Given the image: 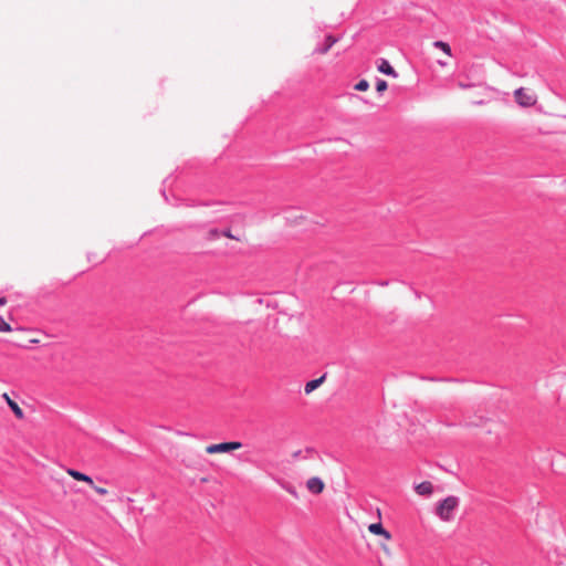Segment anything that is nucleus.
Here are the masks:
<instances>
[{
    "label": "nucleus",
    "instance_id": "13",
    "mask_svg": "<svg viewBox=\"0 0 566 566\" xmlns=\"http://www.w3.org/2000/svg\"><path fill=\"white\" fill-rule=\"evenodd\" d=\"M433 46L441 50L448 56H452L451 46L447 42L436 41L433 42Z\"/></svg>",
    "mask_w": 566,
    "mask_h": 566
},
{
    "label": "nucleus",
    "instance_id": "12",
    "mask_svg": "<svg viewBox=\"0 0 566 566\" xmlns=\"http://www.w3.org/2000/svg\"><path fill=\"white\" fill-rule=\"evenodd\" d=\"M336 42H337V39H336L335 36H333V35H327V36L325 38V45H324L322 49H319V50H318V53H319V54H322V55L326 54V53L329 51V49H331V48H332Z\"/></svg>",
    "mask_w": 566,
    "mask_h": 566
},
{
    "label": "nucleus",
    "instance_id": "8",
    "mask_svg": "<svg viewBox=\"0 0 566 566\" xmlns=\"http://www.w3.org/2000/svg\"><path fill=\"white\" fill-rule=\"evenodd\" d=\"M228 239L234 240L237 242H245L247 241V233L243 230H238L235 232H232L230 228L226 229L221 233Z\"/></svg>",
    "mask_w": 566,
    "mask_h": 566
},
{
    "label": "nucleus",
    "instance_id": "7",
    "mask_svg": "<svg viewBox=\"0 0 566 566\" xmlns=\"http://www.w3.org/2000/svg\"><path fill=\"white\" fill-rule=\"evenodd\" d=\"M2 398L6 400V402L8 403L9 408L12 410V412L14 413V416L18 418V419H23L24 418V412L23 410L20 408V406L10 398V396L4 392L2 395Z\"/></svg>",
    "mask_w": 566,
    "mask_h": 566
},
{
    "label": "nucleus",
    "instance_id": "20",
    "mask_svg": "<svg viewBox=\"0 0 566 566\" xmlns=\"http://www.w3.org/2000/svg\"><path fill=\"white\" fill-rule=\"evenodd\" d=\"M459 86H460L461 88H468V87H470V85H468V84H463V83H459Z\"/></svg>",
    "mask_w": 566,
    "mask_h": 566
},
{
    "label": "nucleus",
    "instance_id": "11",
    "mask_svg": "<svg viewBox=\"0 0 566 566\" xmlns=\"http://www.w3.org/2000/svg\"><path fill=\"white\" fill-rule=\"evenodd\" d=\"M325 380V375H323L322 377L317 378V379H313L308 382H306L305 385V394L306 395H310L311 392H313L315 389H317Z\"/></svg>",
    "mask_w": 566,
    "mask_h": 566
},
{
    "label": "nucleus",
    "instance_id": "16",
    "mask_svg": "<svg viewBox=\"0 0 566 566\" xmlns=\"http://www.w3.org/2000/svg\"><path fill=\"white\" fill-rule=\"evenodd\" d=\"M388 88V84L384 80H379L376 84V90L378 93H384Z\"/></svg>",
    "mask_w": 566,
    "mask_h": 566
},
{
    "label": "nucleus",
    "instance_id": "18",
    "mask_svg": "<svg viewBox=\"0 0 566 566\" xmlns=\"http://www.w3.org/2000/svg\"><path fill=\"white\" fill-rule=\"evenodd\" d=\"M220 234L221 233L217 229H213V230L209 231V238L210 239H217Z\"/></svg>",
    "mask_w": 566,
    "mask_h": 566
},
{
    "label": "nucleus",
    "instance_id": "10",
    "mask_svg": "<svg viewBox=\"0 0 566 566\" xmlns=\"http://www.w3.org/2000/svg\"><path fill=\"white\" fill-rule=\"evenodd\" d=\"M415 490H416L417 494H419V495L429 496L433 492V485L429 481H423V482L417 484Z\"/></svg>",
    "mask_w": 566,
    "mask_h": 566
},
{
    "label": "nucleus",
    "instance_id": "2",
    "mask_svg": "<svg viewBox=\"0 0 566 566\" xmlns=\"http://www.w3.org/2000/svg\"><path fill=\"white\" fill-rule=\"evenodd\" d=\"M459 505V499L457 496L450 495L439 502L436 509L437 515L444 522H449L452 520V513Z\"/></svg>",
    "mask_w": 566,
    "mask_h": 566
},
{
    "label": "nucleus",
    "instance_id": "14",
    "mask_svg": "<svg viewBox=\"0 0 566 566\" xmlns=\"http://www.w3.org/2000/svg\"><path fill=\"white\" fill-rule=\"evenodd\" d=\"M369 88V83L366 80H360L356 85L355 90L359 92H366Z\"/></svg>",
    "mask_w": 566,
    "mask_h": 566
},
{
    "label": "nucleus",
    "instance_id": "6",
    "mask_svg": "<svg viewBox=\"0 0 566 566\" xmlns=\"http://www.w3.org/2000/svg\"><path fill=\"white\" fill-rule=\"evenodd\" d=\"M368 531L374 534V535H379L381 537H384V539L386 542H389L391 541V534L386 530L384 528L382 524L381 523H373L368 526Z\"/></svg>",
    "mask_w": 566,
    "mask_h": 566
},
{
    "label": "nucleus",
    "instance_id": "17",
    "mask_svg": "<svg viewBox=\"0 0 566 566\" xmlns=\"http://www.w3.org/2000/svg\"><path fill=\"white\" fill-rule=\"evenodd\" d=\"M380 549L382 551V553L386 556H388V557L392 556V549L390 548V546L387 543H380Z\"/></svg>",
    "mask_w": 566,
    "mask_h": 566
},
{
    "label": "nucleus",
    "instance_id": "15",
    "mask_svg": "<svg viewBox=\"0 0 566 566\" xmlns=\"http://www.w3.org/2000/svg\"><path fill=\"white\" fill-rule=\"evenodd\" d=\"M12 331L10 324H8L2 317H0V332L10 333Z\"/></svg>",
    "mask_w": 566,
    "mask_h": 566
},
{
    "label": "nucleus",
    "instance_id": "9",
    "mask_svg": "<svg viewBox=\"0 0 566 566\" xmlns=\"http://www.w3.org/2000/svg\"><path fill=\"white\" fill-rule=\"evenodd\" d=\"M378 71L380 73H384L386 75L397 77L398 73L395 71V69L390 65V63L386 59H381L378 64Z\"/></svg>",
    "mask_w": 566,
    "mask_h": 566
},
{
    "label": "nucleus",
    "instance_id": "5",
    "mask_svg": "<svg viewBox=\"0 0 566 566\" xmlns=\"http://www.w3.org/2000/svg\"><path fill=\"white\" fill-rule=\"evenodd\" d=\"M306 489L312 494H321L325 489V483L321 478L313 476L306 481Z\"/></svg>",
    "mask_w": 566,
    "mask_h": 566
},
{
    "label": "nucleus",
    "instance_id": "21",
    "mask_svg": "<svg viewBox=\"0 0 566 566\" xmlns=\"http://www.w3.org/2000/svg\"><path fill=\"white\" fill-rule=\"evenodd\" d=\"M439 64H440L441 66H446V65H447V63H444V62H442V61H439Z\"/></svg>",
    "mask_w": 566,
    "mask_h": 566
},
{
    "label": "nucleus",
    "instance_id": "19",
    "mask_svg": "<svg viewBox=\"0 0 566 566\" xmlns=\"http://www.w3.org/2000/svg\"><path fill=\"white\" fill-rule=\"evenodd\" d=\"M7 304V298L6 297H0V306H3Z\"/></svg>",
    "mask_w": 566,
    "mask_h": 566
},
{
    "label": "nucleus",
    "instance_id": "3",
    "mask_svg": "<svg viewBox=\"0 0 566 566\" xmlns=\"http://www.w3.org/2000/svg\"><path fill=\"white\" fill-rule=\"evenodd\" d=\"M66 473L72 479L88 484L98 495L105 496L108 494V490L106 488L95 485L93 479L90 475L74 469H66Z\"/></svg>",
    "mask_w": 566,
    "mask_h": 566
},
{
    "label": "nucleus",
    "instance_id": "1",
    "mask_svg": "<svg viewBox=\"0 0 566 566\" xmlns=\"http://www.w3.org/2000/svg\"><path fill=\"white\" fill-rule=\"evenodd\" d=\"M513 98L515 104L521 108H533L538 103L537 93L526 86L517 87L513 91Z\"/></svg>",
    "mask_w": 566,
    "mask_h": 566
},
{
    "label": "nucleus",
    "instance_id": "4",
    "mask_svg": "<svg viewBox=\"0 0 566 566\" xmlns=\"http://www.w3.org/2000/svg\"><path fill=\"white\" fill-rule=\"evenodd\" d=\"M242 448L239 441L221 442L206 447V452L209 454L227 453Z\"/></svg>",
    "mask_w": 566,
    "mask_h": 566
}]
</instances>
